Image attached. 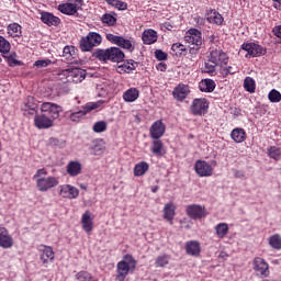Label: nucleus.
I'll list each match as a JSON object with an SVG mask.
<instances>
[{"label": "nucleus", "mask_w": 281, "mask_h": 281, "mask_svg": "<svg viewBox=\"0 0 281 281\" xmlns=\"http://www.w3.org/2000/svg\"><path fill=\"white\" fill-rule=\"evenodd\" d=\"M66 172L70 177H78V175L82 172V165H80L78 161H70L66 167Z\"/></svg>", "instance_id": "obj_24"}, {"label": "nucleus", "mask_w": 281, "mask_h": 281, "mask_svg": "<svg viewBox=\"0 0 281 281\" xmlns=\"http://www.w3.org/2000/svg\"><path fill=\"white\" fill-rule=\"evenodd\" d=\"M77 8L78 7L74 3H63L58 5L59 12H61V14H68L69 16H74V14L78 12Z\"/></svg>", "instance_id": "obj_25"}, {"label": "nucleus", "mask_w": 281, "mask_h": 281, "mask_svg": "<svg viewBox=\"0 0 281 281\" xmlns=\"http://www.w3.org/2000/svg\"><path fill=\"white\" fill-rule=\"evenodd\" d=\"M106 40L110 41V43H113L114 45L122 47L123 49H130V52H133V49H135L133 47V44L131 43V40H126L122 36L108 33Z\"/></svg>", "instance_id": "obj_11"}, {"label": "nucleus", "mask_w": 281, "mask_h": 281, "mask_svg": "<svg viewBox=\"0 0 281 281\" xmlns=\"http://www.w3.org/2000/svg\"><path fill=\"white\" fill-rule=\"evenodd\" d=\"M34 124H35L36 128L47 130V128H52V126H54V120L50 119L49 116L45 115L44 113H42L40 115H35Z\"/></svg>", "instance_id": "obj_16"}, {"label": "nucleus", "mask_w": 281, "mask_h": 281, "mask_svg": "<svg viewBox=\"0 0 281 281\" xmlns=\"http://www.w3.org/2000/svg\"><path fill=\"white\" fill-rule=\"evenodd\" d=\"M171 50L173 56H188V48L181 43L172 44Z\"/></svg>", "instance_id": "obj_35"}, {"label": "nucleus", "mask_w": 281, "mask_h": 281, "mask_svg": "<svg viewBox=\"0 0 281 281\" xmlns=\"http://www.w3.org/2000/svg\"><path fill=\"white\" fill-rule=\"evenodd\" d=\"M244 89H246L248 93H256V80L251 77H246L244 80Z\"/></svg>", "instance_id": "obj_36"}, {"label": "nucleus", "mask_w": 281, "mask_h": 281, "mask_svg": "<svg viewBox=\"0 0 281 281\" xmlns=\"http://www.w3.org/2000/svg\"><path fill=\"white\" fill-rule=\"evenodd\" d=\"M148 168H150L148 162L146 161L138 162L134 167V177H144V175L148 172Z\"/></svg>", "instance_id": "obj_28"}, {"label": "nucleus", "mask_w": 281, "mask_h": 281, "mask_svg": "<svg viewBox=\"0 0 281 281\" xmlns=\"http://www.w3.org/2000/svg\"><path fill=\"white\" fill-rule=\"evenodd\" d=\"M235 177L237 179H243V177H245V173L243 171H235Z\"/></svg>", "instance_id": "obj_64"}, {"label": "nucleus", "mask_w": 281, "mask_h": 281, "mask_svg": "<svg viewBox=\"0 0 281 281\" xmlns=\"http://www.w3.org/2000/svg\"><path fill=\"white\" fill-rule=\"evenodd\" d=\"M164 218L169 223H172L175 220V204L167 203L164 207Z\"/></svg>", "instance_id": "obj_30"}, {"label": "nucleus", "mask_w": 281, "mask_h": 281, "mask_svg": "<svg viewBox=\"0 0 281 281\" xmlns=\"http://www.w3.org/2000/svg\"><path fill=\"white\" fill-rule=\"evenodd\" d=\"M82 229L89 234L93 232V218H91V212L86 211L81 217Z\"/></svg>", "instance_id": "obj_22"}, {"label": "nucleus", "mask_w": 281, "mask_h": 281, "mask_svg": "<svg viewBox=\"0 0 281 281\" xmlns=\"http://www.w3.org/2000/svg\"><path fill=\"white\" fill-rule=\"evenodd\" d=\"M188 256H199L201 254V244L198 240H189L184 245Z\"/></svg>", "instance_id": "obj_20"}, {"label": "nucleus", "mask_w": 281, "mask_h": 281, "mask_svg": "<svg viewBox=\"0 0 281 281\" xmlns=\"http://www.w3.org/2000/svg\"><path fill=\"white\" fill-rule=\"evenodd\" d=\"M59 76H67V78H71L72 82H82V80H85V78H87V70L82 69V68H68L63 70Z\"/></svg>", "instance_id": "obj_5"}, {"label": "nucleus", "mask_w": 281, "mask_h": 281, "mask_svg": "<svg viewBox=\"0 0 281 281\" xmlns=\"http://www.w3.org/2000/svg\"><path fill=\"white\" fill-rule=\"evenodd\" d=\"M155 57L157 60H168V54L161 49H156L155 50Z\"/></svg>", "instance_id": "obj_53"}, {"label": "nucleus", "mask_w": 281, "mask_h": 281, "mask_svg": "<svg viewBox=\"0 0 281 281\" xmlns=\"http://www.w3.org/2000/svg\"><path fill=\"white\" fill-rule=\"evenodd\" d=\"M254 269L257 273H260V276H269V263L260 257L254 259Z\"/></svg>", "instance_id": "obj_18"}, {"label": "nucleus", "mask_w": 281, "mask_h": 281, "mask_svg": "<svg viewBox=\"0 0 281 281\" xmlns=\"http://www.w3.org/2000/svg\"><path fill=\"white\" fill-rule=\"evenodd\" d=\"M170 262V257L168 255H160L156 258V267H166Z\"/></svg>", "instance_id": "obj_44"}, {"label": "nucleus", "mask_w": 281, "mask_h": 281, "mask_svg": "<svg viewBox=\"0 0 281 281\" xmlns=\"http://www.w3.org/2000/svg\"><path fill=\"white\" fill-rule=\"evenodd\" d=\"M210 109V103L207 99H194L191 103L190 111L193 115H205Z\"/></svg>", "instance_id": "obj_6"}, {"label": "nucleus", "mask_w": 281, "mask_h": 281, "mask_svg": "<svg viewBox=\"0 0 281 281\" xmlns=\"http://www.w3.org/2000/svg\"><path fill=\"white\" fill-rule=\"evenodd\" d=\"M46 146H50L52 148H56V147L60 146V140H58V138L50 137L47 140Z\"/></svg>", "instance_id": "obj_55"}, {"label": "nucleus", "mask_w": 281, "mask_h": 281, "mask_svg": "<svg viewBox=\"0 0 281 281\" xmlns=\"http://www.w3.org/2000/svg\"><path fill=\"white\" fill-rule=\"evenodd\" d=\"M172 95L177 102H183L190 95V87L186 83H179L172 91Z\"/></svg>", "instance_id": "obj_15"}, {"label": "nucleus", "mask_w": 281, "mask_h": 281, "mask_svg": "<svg viewBox=\"0 0 281 281\" xmlns=\"http://www.w3.org/2000/svg\"><path fill=\"white\" fill-rule=\"evenodd\" d=\"M3 58H16V54L14 52L8 54H3Z\"/></svg>", "instance_id": "obj_63"}, {"label": "nucleus", "mask_w": 281, "mask_h": 281, "mask_svg": "<svg viewBox=\"0 0 281 281\" xmlns=\"http://www.w3.org/2000/svg\"><path fill=\"white\" fill-rule=\"evenodd\" d=\"M195 172L199 177H212L214 169L205 160H198L195 162Z\"/></svg>", "instance_id": "obj_14"}, {"label": "nucleus", "mask_w": 281, "mask_h": 281, "mask_svg": "<svg viewBox=\"0 0 281 281\" xmlns=\"http://www.w3.org/2000/svg\"><path fill=\"white\" fill-rule=\"evenodd\" d=\"M139 98V91L136 88H131L126 90L123 94V100L125 102H135Z\"/></svg>", "instance_id": "obj_29"}, {"label": "nucleus", "mask_w": 281, "mask_h": 281, "mask_svg": "<svg viewBox=\"0 0 281 281\" xmlns=\"http://www.w3.org/2000/svg\"><path fill=\"white\" fill-rule=\"evenodd\" d=\"M206 21H209V23H215V25H222L223 15H221L216 10H211L206 13Z\"/></svg>", "instance_id": "obj_26"}, {"label": "nucleus", "mask_w": 281, "mask_h": 281, "mask_svg": "<svg viewBox=\"0 0 281 281\" xmlns=\"http://www.w3.org/2000/svg\"><path fill=\"white\" fill-rule=\"evenodd\" d=\"M10 42L5 40V37L0 35V53L1 54H10Z\"/></svg>", "instance_id": "obj_40"}, {"label": "nucleus", "mask_w": 281, "mask_h": 281, "mask_svg": "<svg viewBox=\"0 0 281 281\" xmlns=\"http://www.w3.org/2000/svg\"><path fill=\"white\" fill-rule=\"evenodd\" d=\"M273 1V8L276 10H281V0H272Z\"/></svg>", "instance_id": "obj_62"}, {"label": "nucleus", "mask_w": 281, "mask_h": 281, "mask_svg": "<svg viewBox=\"0 0 281 281\" xmlns=\"http://www.w3.org/2000/svg\"><path fill=\"white\" fill-rule=\"evenodd\" d=\"M114 8H116V10H128V3L119 0Z\"/></svg>", "instance_id": "obj_57"}, {"label": "nucleus", "mask_w": 281, "mask_h": 281, "mask_svg": "<svg viewBox=\"0 0 281 281\" xmlns=\"http://www.w3.org/2000/svg\"><path fill=\"white\" fill-rule=\"evenodd\" d=\"M184 41L190 45L201 47V45H203V37L201 31L196 29H190L184 36Z\"/></svg>", "instance_id": "obj_9"}, {"label": "nucleus", "mask_w": 281, "mask_h": 281, "mask_svg": "<svg viewBox=\"0 0 281 281\" xmlns=\"http://www.w3.org/2000/svg\"><path fill=\"white\" fill-rule=\"evenodd\" d=\"M231 137L234 139V142H236V144H243V142L247 139V134L243 128H235L232 131Z\"/></svg>", "instance_id": "obj_27"}, {"label": "nucleus", "mask_w": 281, "mask_h": 281, "mask_svg": "<svg viewBox=\"0 0 281 281\" xmlns=\"http://www.w3.org/2000/svg\"><path fill=\"white\" fill-rule=\"evenodd\" d=\"M52 64V60L49 59H42V60H36L35 61V67H38V68H43V67H48V65Z\"/></svg>", "instance_id": "obj_56"}, {"label": "nucleus", "mask_w": 281, "mask_h": 281, "mask_svg": "<svg viewBox=\"0 0 281 281\" xmlns=\"http://www.w3.org/2000/svg\"><path fill=\"white\" fill-rule=\"evenodd\" d=\"M151 153L156 157H162L164 156V143L159 139L154 140L153 145H151Z\"/></svg>", "instance_id": "obj_33"}, {"label": "nucleus", "mask_w": 281, "mask_h": 281, "mask_svg": "<svg viewBox=\"0 0 281 281\" xmlns=\"http://www.w3.org/2000/svg\"><path fill=\"white\" fill-rule=\"evenodd\" d=\"M216 65L213 63H205L204 68L202 69L203 74H214L216 71Z\"/></svg>", "instance_id": "obj_49"}, {"label": "nucleus", "mask_w": 281, "mask_h": 281, "mask_svg": "<svg viewBox=\"0 0 281 281\" xmlns=\"http://www.w3.org/2000/svg\"><path fill=\"white\" fill-rule=\"evenodd\" d=\"M268 100L272 103H278L281 101V93L280 91L272 89L268 94Z\"/></svg>", "instance_id": "obj_43"}, {"label": "nucleus", "mask_w": 281, "mask_h": 281, "mask_svg": "<svg viewBox=\"0 0 281 281\" xmlns=\"http://www.w3.org/2000/svg\"><path fill=\"white\" fill-rule=\"evenodd\" d=\"M215 229L220 238H225V236H227V232H229V226L226 223H221L215 227Z\"/></svg>", "instance_id": "obj_37"}, {"label": "nucleus", "mask_w": 281, "mask_h": 281, "mask_svg": "<svg viewBox=\"0 0 281 281\" xmlns=\"http://www.w3.org/2000/svg\"><path fill=\"white\" fill-rule=\"evenodd\" d=\"M41 111L44 115L55 121L60 117V113H63V106L52 102H44L41 105Z\"/></svg>", "instance_id": "obj_4"}, {"label": "nucleus", "mask_w": 281, "mask_h": 281, "mask_svg": "<svg viewBox=\"0 0 281 281\" xmlns=\"http://www.w3.org/2000/svg\"><path fill=\"white\" fill-rule=\"evenodd\" d=\"M156 69L158 71H166V69H168V66L164 63H159L157 66H156Z\"/></svg>", "instance_id": "obj_60"}, {"label": "nucleus", "mask_w": 281, "mask_h": 281, "mask_svg": "<svg viewBox=\"0 0 281 281\" xmlns=\"http://www.w3.org/2000/svg\"><path fill=\"white\" fill-rule=\"evenodd\" d=\"M241 49L247 52V55L251 56L252 58L265 56V54H267V49L256 43L243 44Z\"/></svg>", "instance_id": "obj_10"}, {"label": "nucleus", "mask_w": 281, "mask_h": 281, "mask_svg": "<svg viewBox=\"0 0 281 281\" xmlns=\"http://www.w3.org/2000/svg\"><path fill=\"white\" fill-rule=\"evenodd\" d=\"M135 267H137V261L133 256L125 255L123 260L117 263V276L116 279L119 281L126 280V276L131 273V271H135Z\"/></svg>", "instance_id": "obj_2"}, {"label": "nucleus", "mask_w": 281, "mask_h": 281, "mask_svg": "<svg viewBox=\"0 0 281 281\" xmlns=\"http://www.w3.org/2000/svg\"><path fill=\"white\" fill-rule=\"evenodd\" d=\"M41 21L42 23H45V25L52 26V25H59L60 24V18L55 16L54 14L49 12H42L41 13Z\"/></svg>", "instance_id": "obj_21"}, {"label": "nucleus", "mask_w": 281, "mask_h": 281, "mask_svg": "<svg viewBox=\"0 0 281 281\" xmlns=\"http://www.w3.org/2000/svg\"><path fill=\"white\" fill-rule=\"evenodd\" d=\"M14 245V240L11 238L8 229L1 227L0 228V247L3 249H10Z\"/></svg>", "instance_id": "obj_19"}, {"label": "nucleus", "mask_w": 281, "mask_h": 281, "mask_svg": "<svg viewBox=\"0 0 281 281\" xmlns=\"http://www.w3.org/2000/svg\"><path fill=\"white\" fill-rule=\"evenodd\" d=\"M187 215L192 221H199V218H205L207 214L205 213V206L199 204H191L186 207Z\"/></svg>", "instance_id": "obj_8"}, {"label": "nucleus", "mask_w": 281, "mask_h": 281, "mask_svg": "<svg viewBox=\"0 0 281 281\" xmlns=\"http://www.w3.org/2000/svg\"><path fill=\"white\" fill-rule=\"evenodd\" d=\"M41 260L43 265H47V262H52L54 260V249L49 246H44L43 254L41 255Z\"/></svg>", "instance_id": "obj_32"}, {"label": "nucleus", "mask_w": 281, "mask_h": 281, "mask_svg": "<svg viewBox=\"0 0 281 281\" xmlns=\"http://www.w3.org/2000/svg\"><path fill=\"white\" fill-rule=\"evenodd\" d=\"M92 131L94 133H104V131H106V122L99 121V122L94 123Z\"/></svg>", "instance_id": "obj_47"}, {"label": "nucleus", "mask_w": 281, "mask_h": 281, "mask_svg": "<svg viewBox=\"0 0 281 281\" xmlns=\"http://www.w3.org/2000/svg\"><path fill=\"white\" fill-rule=\"evenodd\" d=\"M59 181L56 177H46V178H38L36 180V188L40 192H47V190H52V188H56Z\"/></svg>", "instance_id": "obj_7"}, {"label": "nucleus", "mask_w": 281, "mask_h": 281, "mask_svg": "<svg viewBox=\"0 0 281 281\" xmlns=\"http://www.w3.org/2000/svg\"><path fill=\"white\" fill-rule=\"evenodd\" d=\"M58 194L61 199H78L80 191L71 184H63L59 186Z\"/></svg>", "instance_id": "obj_13"}, {"label": "nucleus", "mask_w": 281, "mask_h": 281, "mask_svg": "<svg viewBox=\"0 0 281 281\" xmlns=\"http://www.w3.org/2000/svg\"><path fill=\"white\" fill-rule=\"evenodd\" d=\"M142 38L145 45H153V43H157V32L153 29L146 30L143 32Z\"/></svg>", "instance_id": "obj_23"}, {"label": "nucleus", "mask_w": 281, "mask_h": 281, "mask_svg": "<svg viewBox=\"0 0 281 281\" xmlns=\"http://www.w3.org/2000/svg\"><path fill=\"white\" fill-rule=\"evenodd\" d=\"M227 54H225L222 49H213L210 53L209 56V63H212L213 65H216L218 67V65H221V67H223V65H227Z\"/></svg>", "instance_id": "obj_12"}, {"label": "nucleus", "mask_w": 281, "mask_h": 281, "mask_svg": "<svg viewBox=\"0 0 281 281\" xmlns=\"http://www.w3.org/2000/svg\"><path fill=\"white\" fill-rule=\"evenodd\" d=\"M199 49H201V46H192L189 48V54H191V56H196Z\"/></svg>", "instance_id": "obj_59"}, {"label": "nucleus", "mask_w": 281, "mask_h": 281, "mask_svg": "<svg viewBox=\"0 0 281 281\" xmlns=\"http://www.w3.org/2000/svg\"><path fill=\"white\" fill-rule=\"evenodd\" d=\"M38 177H47V169L42 168L36 171L33 179H38Z\"/></svg>", "instance_id": "obj_58"}, {"label": "nucleus", "mask_w": 281, "mask_h": 281, "mask_svg": "<svg viewBox=\"0 0 281 281\" xmlns=\"http://www.w3.org/2000/svg\"><path fill=\"white\" fill-rule=\"evenodd\" d=\"M104 153V146L100 144H94L92 147H90V155H93L94 157H100Z\"/></svg>", "instance_id": "obj_45"}, {"label": "nucleus", "mask_w": 281, "mask_h": 281, "mask_svg": "<svg viewBox=\"0 0 281 281\" xmlns=\"http://www.w3.org/2000/svg\"><path fill=\"white\" fill-rule=\"evenodd\" d=\"M9 67H23V61L16 58H5Z\"/></svg>", "instance_id": "obj_50"}, {"label": "nucleus", "mask_w": 281, "mask_h": 281, "mask_svg": "<svg viewBox=\"0 0 281 281\" xmlns=\"http://www.w3.org/2000/svg\"><path fill=\"white\" fill-rule=\"evenodd\" d=\"M76 55V47L74 46H65L63 50V56L66 58V60H69L71 56Z\"/></svg>", "instance_id": "obj_46"}, {"label": "nucleus", "mask_w": 281, "mask_h": 281, "mask_svg": "<svg viewBox=\"0 0 281 281\" xmlns=\"http://www.w3.org/2000/svg\"><path fill=\"white\" fill-rule=\"evenodd\" d=\"M94 58L98 60H111L112 63H122L124 60V52L117 47H111L108 49H98L93 53Z\"/></svg>", "instance_id": "obj_1"}, {"label": "nucleus", "mask_w": 281, "mask_h": 281, "mask_svg": "<svg viewBox=\"0 0 281 281\" xmlns=\"http://www.w3.org/2000/svg\"><path fill=\"white\" fill-rule=\"evenodd\" d=\"M166 133V125L161 121H156L149 128V135L153 139H160Z\"/></svg>", "instance_id": "obj_17"}, {"label": "nucleus", "mask_w": 281, "mask_h": 281, "mask_svg": "<svg viewBox=\"0 0 281 281\" xmlns=\"http://www.w3.org/2000/svg\"><path fill=\"white\" fill-rule=\"evenodd\" d=\"M87 115V111L85 110H79L77 112H72L69 115V120H71V122H79L81 119H83Z\"/></svg>", "instance_id": "obj_42"}, {"label": "nucleus", "mask_w": 281, "mask_h": 281, "mask_svg": "<svg viewBox=\"0 0 281 281\" xmlns=\"http://www.w3.org/2000/svg\"><path fill=\"white\" fill-rule=\"evenodd\" d=\"M9 32H12V34H19L21 31V25L19 23H12L8 25Z\"/></svg>", "instance_id": "obj_54"}, {"label": "nucleus", "mask_w": 281, "mask_h": 281, "mask_svg": "<svg viewBox=\"0 0 281 281\" xmlns=\"http://www.w3.org/2000/svg\"><path fill=\"white\" fill-rule=\"evenodd\" d=\"M268 156L271 157V159H276L278 161V159H280L281 157L280 147H276V146L269 147Z\"/></svg>", "instance_id": "obj_41"}, {"label": "nucleus", "mask_w": 281, "mask_h": 281, "mask_svg": "<svg viewBox=\"0 0 281 281\" xmlns=\"http://www.w3.org/2000/svg\"><path fill=\"white\" fill-rule=\"evenodd\" d=\"M273 34L277 38H281V25L273 29Z\"/></svg>", "instance_id": "obj_61"}, {"label": "nucleus", "mask_w": 281, "mask_h": 281, "mask_svg": "<svg viewBox=\"0 0 281 281\" xmlns=\"http://www.w3.org/2000/svg\"><path fill=\"white\" fill-rule=\"evenodd\" d=\"M269 245H270V247H272V249H281V237H280V235H278V234L272 235L269 238Z\"/></svg>", "instance_id": "obj_39"}, {"label": "nucleus", "mask_w": 281, "mask_h": 281, "mask_svg": "<svg viewBox=\"0 0 281 281\" xmlns=\"http://www.w3.org/2000/svg\"><path fill=\"white\" fill-rule=\"evenodd\" d=\"M216 89V83L212 79H204L200 83V90L206 93H212Z\"/></svg>", "instance_id": "obj_31"}, {"label": "nucleus", "mask_w": 281, "mask_h": 281, "mask_svg": "<svg viewBox=\"0 0 281 281\" xmlns=\"http://www.w3.org/2000/svg\"><path fill=\"white\" fill-rule=\"evenodd\" d=\"M134 69H135V66L133 64H132V66L128 65V64H123V65L117 67V72L119 74H126L128 71H134Z\"/></svg>", "instance_id": "obj_48"}, {"label": "nucleus", "mask_w": 281, "mask_h": 281, "mask_svg": "<svg viewBox=\"0 0 281 281\" xmlns=\"http://www.w3.org/2000/svg\"><path fill=\"white\" fill-rule=\"evenodd\" d=\"M102 43V35L97 32H90L86 37H82L79 42V49L81 52H91L93 47H98Z\"/></svg>", "instance_id": "obj_3"}, {"label": "nucleus", "mask_w": 281, "mask_h": 281, "mask_svg": "<svg viewBox=\"0 0 281 281\" xmlns=\"http://www.w3.org/2000/svg\"><path fill=\"white\" fill-rule=\"evenodd\" d=\"M76 278L77 280H80V281L91 280V273L87 271H80L77 273Z\"/></svg>", "instance_id": "obj_51"}, {"label": "nucleus", "mask_w": 281, "mask_h": 281, "mask_svg": "<svg viewBox=\"0 0 281 281\" xmlns=\"http://www.w3.org/2000/svg\"><path fill=\"white\" fill-rule=\"evenodd\" d=\"M102 104H103L102 101L90 103V104L86 105V109L83 111L89 113L90 111H94V109H99V106H102Z\"/></svg>", "instance_id": "obj_52"}, {"label": "nucleus", "mask_w": 281, "mask_h": 281, "mask_svg": "<svg viewBox=\"0 0 281 281\" xmlns=\"http://www.w3.org/2000/svg\"><path fill=\"white\" fill-rule=\"evenodd\" d=\"M101 21L102 23H104L105 25H109L110 27L115 25V23H117V19L110 13L103 14L101 18Z\"/></svg>", "instance_id": "obj_38"}, {"label": "nucleus", "mask_w": 281, "mask_h": 281, "mask_svg": "<svg viewBox=\"0 0 281 281\" xmlns=\"http://www.w3.org/2000/svg\"><path fill=\"white\" fill-rule=\"evenodd\" d=\"M36 109L37 105L36 102H34V97H27L23 111H29L30 115H34L36 113Z\"/></svg>", "instance_id": "obj_34"}]
</instances>
